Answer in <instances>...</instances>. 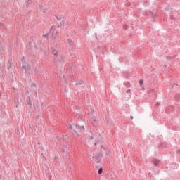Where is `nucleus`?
Listing matches in <instances>:
<instances>
[{"instance_id":"23","label":"nucleus","mask_w":180,"mask_h":180,"mask_svg":"<svg viewBox=\"0 0 180 180\" xmlns=\"http://www.w3.org/2000/svg\"><path fill=\"white\" fill-rule=\"evenodd\" d=\"M49 37V34H46L43 35V37Z\"/></svg>"},{"instance_id":"3","label":"nucleus","mask_w":180,"mask_h":180,"mask_svg":"<svg viewBox=\"0 0 180 180\" xmlns=\"http://www.w3.org/2000/svg\"><path fill=\"white\" fill-rule=\"evenodd\" d=\"M70 148H71V146H70V144L68 143V144L64 145L63 147L62 148V149L60 150L61 154H65Z\"/></svg>"},{"instance_id":"2","label":"nucleus","mask_w":180,"mask_h":180,"mask_svg":"<svg viewBox=\"0 0 180 180\" xmlns=\"http://www.w3.org/2000/svg\"><path fill=\"white\" fill-rule=\"evenodd\" d=\"M73 127H75L77 131H80V133H84L85 131V127L84 125L79 126L78 124H73Z\"/></svg>"},{"instance_id":"19","label":"nucleus","mask_w":180,"mask_h":180,"mask_svg":"<svg viewBox=\"0 0 180 180\" xmlns=\"http://www.w3.org/2000/svg\"><path fill=\"white\" fill-rule=\"evenodd\" d=\"M22 68L25 70V71H27V68H26V65H22Z\"/></svg>"},{"instance_id":"22","label":"nucleus","mask_w":180,"mask_h":180,"mask_svg":"<svg viewBox=\"0 0 180 180\" xmlns=\"http://www.w3.org/2000/svg\"><path fill=\"white\" fill-rule=\"evenodd\" d=\"M131 92V89H128L127 91V94H130Z\"/></svg>"},{"instance_id":"14","label":"nucleus","mask_w":180,"mask_h":180,"mask_svg":"<svg viewBox=\"0 0 180 180\" xmlns=\"http://www.w3.org/2000/svg\"><path fill=\"white\" fill-rule=\"evenodd\" d=\"M55 18L57 19V20H62V19H63L62 15H60V18H58L57 15H55Z\"/></svg>"},{"instance_id":"30","label":"nucleus","mask_w":180,"mask_h":180,"mask_svg":"<svg viewBox=\"0 0 180 180\" xmlns=\"http://www.w3.org/2000/svg\"><path fill=\"white\" fill-rule=\"evenodd\" d=\"M77 137H79V134H77Z\"/></svg>"},{"instance_id":"31","label":"nucleus","mask_w":180,"mask_h":180,"mask_svg":"<svg viewBox=\"0 0 180 180\" xmlns=\"http://www.w3.org/2000/svg\"><path fill=\"white\" fill-rule=\"evenodd\" d=\"M94 122H97V120H94Z\"/></svg>"},{"instance_id":"10","label":"nucleus","mask_w":180,"mask_h":180,"mask_svg":"<svg viewBox=\"0 0 180 180\" xmlns=\"http://www.w3.org/2000/svg\"><path fill=\"white\" fill-rule=\"evenodd\" d=\"M174 98H175L176 101H180V94H176L174 96Z\"/></svg>"},{"instance_id":"29","label":"nucleus","mask_w":180,"mask_h":180,"mask_svg":"<svg viewBox=\"0 0 180 180\" xmlns=\"http://www.w3.org/2000/svg\"><path fill=\"white\" fill-rule=\"evenodd\" d=\"M16 108H19V105L18 104H16Z\"/></svg>"},{"instance_id":"9","label":"nucleus","mask_w":180,"mask_h":180,"mask_svg":"<svg viewBox=\"0 0 180 180\" xmlns=\"http://www.w3.org/2000/svg\"><path fill=\"white\" fill-rule=\"evenodd\" d=\"M69 129H70V130L74 129L75 133H77V131H75V127H74V124L72 125L71 124H69Z\"/></svg>"},{"instance_id":"33","label":"nucleus","mask_w":180,"mask_h":180,"mask_svg":"<svg viewBox=\"0 0 180 180\" xmlns=\"http://www.w3.org/2000/svg\"><path fill=\"white\" fill-rule=\"evenodd\" d=\"M70 158H72V156H70Z\"/></svg>"},{"instance_id":"4","label":"nucleus","mask_w":180,"mask_h":180,"mask_svg":"<svg viewBox=\"0 0 180 180\" xmlns=\"http://www.w3.org/2000/svg\"><path fill=\"white\" fill-rule=\"evenodd\" d=\"M68 44L71 49H75V43H74L71 38L68 39Z\"/></svg>"},{"instance_id":"8","label":"nucleus","mask_w":180,"mask_h":180,"mask_svg":"<svg viewBox=\"0 0 180 180\" xmlns=\"http://www.w3.org/2000/svg\"><path fill=\"white\" fill-rule=\"evenodd\" d=\"M54 27V26H52V27L50 29V32H52V37L53 39H56V36H54V30H53V28Z\"/></svg>"},{"instance_id":"21","label":"nucleus","mask_w":180,"mask_h":180,"mask_svg":"<svg viewBox=\"0 0 180 180\" xmlns=\"http://www.w3.org/2000/svg\"><path fill=\"white\" fill-rule=\"evenodd\" d=\"M161 147H164V143H161L159 145V148H161Z\"/></svg>"},{"instance_id":"32","label":"nucleus","mask_w":180,"mask_h":180,"mask_svg":"<svg viewBox=\"0 0 180 180\" xmlns=\"http://www.w3.org/2000/svg\"><path fill=\"white\" fill-rule=\"evenodd\" d=\"M38 145L40 146V142H38Z\"/></svg>"},{"instance_id":"34","label":"nucleus","mask_w":180,"mask_h":180,"mask_svg":"<svg viewBox=\"0 0 180 180\" xmlns=\"http://www.w3.org/2000/svg\"><path fill=\"white\" fill-rule=\"evenodd\" d=\"M29 2H30V0H28V4H29Z\"/></svg>"},{"instance_id":"15","label":"nucleus","mask_w":180,"mask_h":180,"mask_svg":"<svg viewBox=\"0 0 180 180\" xmlns=\"http://www.w3.org/2000/svg\"><path fill=\"white\" fill-rule=\"evenodd\" d=\"M143 84H144V81H143V79H140L139 84L141 85H141H143Z\"/></svg>"},{"instance_id":"11","label":"nucleus","mask_w":180,"mask_h":180,"mask_svg":"<svg viewBox=\"0 0 180 180\" xmlns=\"http://www.w3.org/2000/svg\"><path fill=\"white\" fill-rule=\"evenodd\" d=\"M153 164H154V165H155L156 167H157V165H158V164H160V160H155L154 161H153Z\"/></svg>"},{"instance_id":"24","label":"nucleus","mask_w":180,"mask_h":180,"mask_svg":"<svg viewBox=\"0 0 180 180\" xmlns=\"http://www.w3.org/2000/svg\"><path fill=\"white\" fill-rule=\"evenodd\" d=\"M43 12L44 13H47V8H45Z\"/></svg>"},{"instance_id":"17","label":"nucleus","mask_w":180,"mask_h":180,"mask_svg":"<svg viewBox=\"0 0 180 180\" xmlns=\"http://www.w3.org/2000/svg\"><path fill=\"white\" fill-rule=\"evenodd\" d=\"M82 82H83L76 83L75 84L76 86H78V85H82Z\"/></svg>"},{"instance_id":"20","label":"nucleus","mask_w":180,"mask_h":180,"mask_svg":"<svg viewBox=\"0 0 180 180\" xmlns=\"http://www.w3.org/2000/svg\"><path fill=\"white\" fill-rule=\"evenodd\" d=\"M31 86H32V88H33V86H34V88H36V84L32 83V84H31Z\"/></svg>"},{"instance_id":"27","label":"nucleus","mask_w":180,"mask_h":180,"mask_svg":"<svg viewBox=\"0 0 180 180\" xmlns=\"http://www.w3.org/2000/svg\"><path fill=\"white\" fill-rule=\"evenodd\" d=\"M130 119L132 120V119H133V116L132 115L130 116Z\"/></svg>"},{"instance_id":"36","label":"nucleus","mask_w":180,"mask_h":180,"mask_svg":"<svg viewBox=\"0 0 180 180\" xmlns=\"http://www.w3.org/2000/svg\"><path fill=\"white\" fill-rule=\"evenodd\" d=\"M94 146H96V143H94Z\"/></svg>"},{"instance_id":"18","label":"nucleus","mask_w":180,"mask_h":180,"mask_svg":"<svg viewBox=\"0 0 180 180\" xmlns=\"http://www.w3.org/2000/svg\"><path fill=\"white\" fill-rule=\"evenodd\" d=\"M150 14H151L152 18H155V16H156L155 13L151 12Z\"/></svg>"},{"instance_id":"5","label":"nucleus","mask_w":180,"mask_h":180,"mask_svg":"<svg viewBox=\"0 0 180 180\" xmlns=\"http://www.w3.org/2000/svg\"><path fill=\"white\" fill-rule=\"evenodd\" d=\"M51 53L53 54V56L57 58L58 57V52H57V50H56L53 47L51 48Z\"/></svg>"},{"instance_id":"28","label":"nucleus","mask_w":180,"mask_h":180,"mask_svg":"<svg viewBox=\"0 0 180 180\" xmlns=\"http://www.w3.org/2000/svg\"><path fill=\"white\" fill-rule=\"evenodd\" d=\"M41 150L43 151V150H44V148H43V147H40Z\"/></svg>"},{"instance_id":"12","label":"nucleus","mask_w":180,"mask_h":180,"mask_svg":"<svg viewBox=\"0 0 180 180\" xmlns=\"http://www.w3.org/2000/svg\"><path fill=\"white\" fill-rule=\"evenodd\" d=\"M103 172V169L102 167H100L98 171V175H101Z\"/></svg>"},{"instance_id":"7","label":"nucleus","mask_w":180,"mask_h":180,"mask_svg":"<svg viewBox=\"0 0 180 180\" xmlns=\"http://www.w3.org/2000/svg\"><path fill=\"white\" fill-rule=\"evenodd\" d=\"M27 105L32 108V100H30V97H27Z\"/></svg>"},{"instance_id":"25","label":"nucleus","mask_w":180,"mask_h":180,"mask_svg":"<svg viewBox=\"0 0 180 180\" xmlns=\"http://www.w3.org/2000/svg\"><path fill=\"white\" fill-rule=\"evenodd\" d=\"M34 71H35V72H36L37 74H39V70H37V69H36Z\"/></svg>"},{"instance_id":"1","label":"nucleus","mask_w":180,"mask_h":180,"mask_svg":"<svg viewBox=\"0 0 180 180\" xmlns=\"http://www.w3.org/2000/svg\"><path fill=\"white\" fill-rule=\"evenodd\" d=\"M102 157H103V154L102 153H98L97 155H93V158L97 164H99V162H101V161L102 160Z\"/></svg>"},{"instance_id":"16","label":"nucleus","mask_w":180,"mask_h":180,"mask_svg":"<svg viewBox=\"0 0 180 180\" xmlns=\"http://www.w3.org/2000/svg\"><path fill=\"white\" fill-rule=\"evenodd\" d=\"M176 86H178V84H174L172 86V89H174V88H176Z\"/></svg>"},{"instance_id":"35","label":"nucleus","mask_w":180,"mask_h":180,"mask_svg":"<svg viewBox=\"0 0 180 180\" xmlns=\"http://www.w3.org/2000/svg\"><path fill=\"white\" fill-rule=\"evenodd\" d=\"M58 33V32L56 31V34Z\"/></svg>"},{"instance_id":"6","label":"nucleus","mask_w":180,"mask_h":180,"mask_svg":"<svg viewBox=\"0 0 180 180\" xmlns=\"http://www.w3.org/2000/svg\"><path fill=\"white\" fill-rule=\"evenodd\" d=\"M7 70L8 71H11V70H12V63H11V61H8V64H7Z\"/></svg>"},{"instance_id":"13","label":"nucleus","mask_w":180,"mask_h":180,"mask_svg":"<svg viewBox=\"0 0 180 180\" xmlns=\"http://www.w3.org/2000/svg\"><path fill=\"white\" fill-rule=\"evenodd\" d=\"M58 140H63L64 139V135H59L57 136Z\"/></svg>"},{"instance_id":"26","label":"nucleus","mask_w":180,"mask_h":180,"mask_svg":"<svg viewBox=\"0 0 180 180\" xmlns=\"http://www.w3.org/2000/svg\"><path fill=\"white\" fill-rule=\"evenodd\" d=\"M91 140H94V136H90Z\"/></svg>"}]
</instances>
